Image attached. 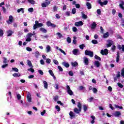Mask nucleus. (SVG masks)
I'll return each mask as SVG.
<instances>
[{
  "label": "nucleus",
  "mask_w": 124,
  "mask_h": 124,
  "mask_svg": "<svg viewBox=\"0 0 124 124\" xmlns=\"http://www.w3.org/2000/svg\"><path fill=\"white\" fill-rule=\"evenodd\" d=\"M78 107L79 109H78L77 108H75L74 109V112L76 114H80V112H81V111H82V104H81V103H78Z\"/></svg>",
  "instance_id": "1"
},
{
  "label": "nucleus",
  "mask_w": 124,
  "mask_h": 124,
  "mask_svg": "<svg viewBox=\"0 0 124 124\" xmlns=\"http://www.w3.org/2000/svg\"><path fill=\"white\" fill-rule=\"evenodd\" d=\"M42 27H43V24L39 23L38 21L36 20L35 22V24L33 26V30H36L37 29V28H41Z\"/></svg>",
  "instance_id": "2"
},
{
  "label": "nucleus",
  "mask_w": 124,
  "mask_h": 124,
  "mask_svg": "<svg viewBox=\"0 0 124 124\" xmlns=\"http://www.w3.org/2000/svg\"><path fill=\"white\" fill-rule=\"evenodd\" d=\"M84 54L86 56H89L90 58H93V52L91 50H86Z\"/></svg>",
  "instance_id": "3"
},
{
  "label": "nucleus",
  "mask_w": 124,
  "mask_h": 124,
  "mask_svg": "<svg viewBox=\"0 0 124 124\" xmlns=\"http://www.w3.org/2000/svg\"><path fill=\"white\" fill-rule=\"evenodd\" d=\"M66 88L67 93L69 94V95H73V92H72V90H71L70 87H69L68 85H67Z\"/></svg>",
  "instance_id": "4"
},
{
  "label": "nucleus",
  "mask_w": 124,
  "mask_h": 124,
  "mask_svg": "<svg viewBox=\"0 0 124 124\" xmlns=\"http://www.w3.org/2000/svg\"><path fill=\"white\" fill-rule=\"evenodd\" d=\"M46 25L47 27H51V28H57V25L52 23L50 21H47L46 22Z\"/></svg>",
  "instance_id": "5"
},
{
  "label": "nucleus",
  "mask_w": 124,
  "mask_h": 124,
  "mask_svg": "<svg viewBox=\"0 0 124 124\" xmlns=\"http://www.w3.org/2000/svg\"><path fill=\"white\" fill-rule=\"evenodd\" d=\"M101 55H102V56H104V55L106 56L108 55V49H105L104 50L102 49L101 50Z\"/></svg>",
  "instance_id": "6"
},
{
  "label": "nucleus",
  "mask_w": 124,
  "mask_h": 124,
  "mask_svg": "<svg viewBox=\"0 0 124 124\" xmlns=\"http://www.w3.org/2000/svg\"><path fill=\"white\" fill-rule=\"evenodd\" d=\"M121 115H122V113H121V111H115L113 114V116H114V117H116V118H119V117H120Z\"/></svg>",
  "instance_id": "7"
},
{
  "label": "nucleus",
  "mask_w": 124,
  "mask_h": 124,
  "mask_svg": "<svg viewBox=\"0 0 124 124\" xmlns=\"http://www.w3.org/2000/svg\"><path fill=\"white\" fill-rule=\"evenodd\" d=\"M70 119H74L76 116L73 111H70L69 114Z\"/></svg>",
  "instance_id": "8"
},
{
  "label": "nucleus",
  "mask_w": 124,
  "mask_h": 124,
  "mask_svg": "<svg viewBox=\"0 0 124 124\" xmlns=\"http://www.w3.org/2000/svg\"><path fill=\"white\" fill-rule=\"evenodd\" d=\"M84 62L85 65H89V58L87 57H84Z\"/></svg>",
  "instance_id": "9"
},
{
  "label": "nucleus",
  "mask_w": 124,
  "mask_h": 124,
  "mask_svg": "<svg viewBox=\"0 0 124 124\" xmlns=\"http://www.w3.org/2000/svg\"><path fill=\"white\" fill-rule=\"evenodd\" d=\"M13 22V16H10L9 17V20L7 21V24H10Z\"/></svg>",
  "instance_id": "10"
},
{
  "label": "nucleus",
  "mask_w": 124,
  "mask_h": 124,
  "mask_svg": "<svg viewBox=\"0 0 124 124\" xmlns=\"http://www.w3.org/2000/svg\"><path fill=\"white\" fill-rule=\"evenodd\" d=\"M75 26L76 27H80V26H83V22L82 21H80L78 22H76L75 23Z\"/></svg>",
  "instance_id": "11"
},
{
  "label": "nucleus",
  "mask_w": 124,
  "mask_h": 124,
  "mask_svg": "<svg viewBox=\"0 0 124 124\" xmlns=\"http://www.w3.org/2000/svg\"><path fill=\"white\" fill-rule=\"evenodd\" d=\"M117 48L119 50H122L123 52H124V45H122V46H121V45H118L117 46Z\"/></svg>",
  "instance_id": "12"
},
{
  "label": "nucleus",
  "mask_w": 124,
  "mask_h": 124,
  "mask_svg": "<svg viewBox=\"0 0 124 124\" xmlns=\"http://www.w3.org/2000/svg\"><path fill=\"white\" fill-rule=\"evenodd\" d=\"M96 26H97L96 23L95 22H93L91 25V30H94V29L96 28Z\"/></svg>",
  "instance_id": "13"
},
{
  "label": "nucleus",
  "mask_w": 124,
  "mask_h": 124,
  "mask_svg": "<svg viewBox=\"0 0 124 124\" xmlns=\"http://www.w3.org/2000/svg\"><path fill=\"white\" fill-rule=\"evenodd\" d=\"M6 32L7 34V36L9 37V36H11L12 35V34H13L14 32L12 30H10L7 31Z\"/></svg>",
  "instance_id": "14"
},
{
  "label": "nucleus",
  "mask_w": 124,
  "mask_h": 124,
  "mask_svg": "<svg viewBox=\"0 0 124 124\" xmlns=\"http://www.w3.org/2000/svg\"><path fill=\"white\" fill-rule=\"evenodd\" d=\"M39 31H42L43 33H47V30L42 27L39 29Z\"/></svg>",
  "instance_id": "15"
},
{
  "label": "nucleus",
  "mask_w": 124,
  "mask_h": 124,
  "mask_svg": "<svg viewBox=\"0 0 124 124\" xmlns=\"http://www.w3.org/2000/svg\"><path fill=\"white\" fill-rule=\"evenodd\" d=\"M27 99L28 102H31V94L29 93L27 95Z\"/></svg>",
  "instance_id": "16"
},
{
  "label": "nucleus",
  "mask_w": 124,
  "mask_h": 124,
  "mask_svg": "<svg viewBox=\"0 0 124 124\" xmlns=\"http://www.w3.org/2000/svg\"><path fill=\"white\" fill-rule=\"evenodd\" d=\"M120 1H121V3H120V4H119V6H120V7H121V8L122 9H123V10H124V1H123V0H121Z\"/></svg>",
  "instance_id": "17"
},
{
  "label": "nucleus",
  "mask_w": 124,
  "mask_h": 124,
  "mask_svg": "<svg viewBox=\"0 0 124 124\" xmlns=\"http://www.w3.org/2000/svg\"><path fill=\"white\" fill-rule=\"evenodd\" d=\"M71 63L73 67H76V66H78V62L76 61L75 62H71Z\"/></svg>",
  "instance_id": "18"
},
{
  "label": "nucleus",
  "mask_w": 124,
  "mask_h": 124,
  "mask_svg": "<svg viewBox=\"0 0 124 124\" xmlns=\"http://www.w3.org/2000/svg\"><path fill=\"white\" fill-rule=\"evenodd\" d=\"M86 6H87L88 9H92V4H91V3L87 2Z\"/></svg>",
  "instance_id": "19"
},
{
  "label": "nucleus",
  "mask_w": 124,
  "mask_h": 124,
  "mask_svg": "<svg viewBox=\"0 0 124 124\" xmlns=\"http://www.w3.org/2000/svg\"><path fill=\"white\" fill-rule=\"evenodd\" d=\"M78 51H79V50L78 49H74L73 50V55H75V56H77V54H78Z\"/></svg>",
  "instance_id": "20"
},
{
  "label": "nucleus",
  "mask_w": 124,
  "mask_h": 124,
  "mask_svg": "<svg viewBox=\"0 0 124 124\" xmlns=\"http://www.w3.org/2000/svg\"><path fill=\"white\" fill-rule=\"evenodd\" d=\"M94 65L96 66V67H99L100 66V62H99V61H95Z\"/></svg>",
  "instance_id": "21"
},
{
  "label": "nucleus",
  "mask_w": 124,
  "mask_h": 124,
  "mask_svg": "<svg viewBox=\"0 0 124 124\" xmlns=\"http://www.w3.org/2000/svg\"><path fill=\"white\" fill-rule=\"evenodd\" d=\"M108 44H107V46L108 47H111L112 46V40H108Z\"/></svg>",
  "instance_id": "22"
},
{
  "label": "nucleus",
  "mask_w": 124,
  "mask_h": 124,
  "mask_svg": "<svg viewBox=\"0 0 124 124\" xmlns=\"http://www.w3.org/2000/svg\"><path fill=\"white\" fill-rule=\"evenodd\" d=\"M48 72L49 74L54 78V79H56V77L55 76V75H54V73H53V71L52 70H49Z\"/></svg>",
  "instance_id": "23"
},
{
  "label": "nucleus",
  "mask_w": 124,
  "mask_h": 124,
  "mask_svg": "<svg viewBox=\"0 0 124 124\" xmlns=\"http://www.w3.org/2000/svg\"><path fill=\"white\" fill-rule=\"evenodd\" d=\"M119 61H120V52L118 51L117 55L116 57V62H119Z\"/></svg>",
  "instance_id": "24"
},
{
  "label": "nucleus",
  "mask_w": 124,
  "mask_h": 124,
  "mask_svg": "<svg viewBox=\"0 0 124 124\" xmlns=\"http://www.w3.org/2000/svg\"><path fill=\"white\" fill-rule=\"evenodd\" d=\"M13 76L16 78L20 77L21 76V74L19 73H15L14 74H13Z\"/></svg>",
  "instance_id": "25"
},
{
  "label": "nucleus",
  "mask_w": 124,
  "mask_h": 124,
  "mask_svg": "<svg viewBox=\"0 0 124 124\" xmlns=\"http://www.w3.org/2000/svg\"><path fill=\"white\" fill-rule=\"evenodd\" d=\"M43 83L44 84V88H45V89H48V83H47V81L44 80L43 81Z\"/></svg>",
  "instance_id": "26"
},
{
  "label": "nucleus",
  "mask_w": 124,
  "mask_h": 124,
  "mask_svg": "<svg viewBox=\"0 0 124 124\" xmlns=\"http://www.w3.org/2000/svg\"><path fill=\"white\" fill-rule=\"evenodd\" d=\"M62 64L65 66V67H66L67 68L69 67V64L68 63L63 62Z\"/></svg>",
  "instance_id": "27"
},
{
  "label": "nucleus",
  "mask_w": 124,
  "mask_h": 124,
  "mask_svg": "<svg viewBox=\"0 0 124 124\" xmlns=\"http://www.w3.org/2000/svg\"><path fill=\"white\" fill-rule=\"evenodd\" d=\"M27 64L30 67H32V64L31 63V61H27Z\"/></svg>",
  "instance_id": "28"
},
{
  "label": "nucleus",
  "mask_w": 124,
  "mask_h": 124,
  "mask_svg": "<svg viewBox=\"0 0 124 124\" xmlns=\"http://www.w3.org/2000/svg\"><path fill=\"white\" fill-rule=\"evenodd\" d=\"M109 36V32H107L106 33L104 34L103 35V37L104 38H107Z\"/></svg>",
  "instance_id": "29"
},
{
  "label": "nucleus",
  "mask_w": 124,
  "mask_h": 124,
  "mask_svg": "<svg viewBox=\"0 0 124 124\" xmlns=\"http://www.w3.org/2000/svg\"><path fill=\"white\" fill-rule=\"evenodd\" d=\"M46 49V53H49V52H50V51H51V46H50L48 45V46H47Z\"/></svg>",
  "instance_id": "30"
},
{
  "label": "nucleus",
  "mask_w": 124,
  "mask_h": 124,
  "mask_svg": "<svg viewBox=\"0 0 124 124\" xmlns=\"http://www.w3.org/2000/svg\"><path fill=\"white\" fill-rule=\"evenodd\" d=\"M91 118H92V120L91 121V124H94V120H95V117L94 116L92 115L91 116Z\"/></svg>",
  "instance_id": "31"
},
{
  "label": "nucleus",
  "mask_w": 124,
  "mask_h": 124,
  "mask_svg": "<svg viewBox=\"0 0 124 124\" xmlns=\"http://www.w3.org/2000/svg\"><path fill=\"white\" fill-rule=\"evenodd\" d=\"M21 12H22V13H24V8H20V9H18L17 10V12L18 13H20V12H21Z\"/></svg>",
  "instance_id": "32"
},
{
  "label": "nucleus",
  "mask_w": 124,
  "mask_h": 124,
  "mask_svg": "<svg viewBox=\"0 0 124 124\" xmlns=\"http://www.w3.org/2000/svg\"><path fill=\"white\" fill-rule=\"evenodd\" d=\"M83 111L84 112H86L87 110H88V107H87L86 106V105H84L83 106Z\"/></svg>",
  "instance_id": "33"
},
{
  "label": "nucleus",
  "mask_w": 124,
  "mask_h": 124,
  "mask_svg": "<svg viewBox=\"0 0 124 124\" xmlns=\"http://www.w3.org/2000/svg\"><path fill=\"white\" fill-rule=\"evenodd\" d=\"M4 32L3 30L2 29H0V37L3 36Z\"/></svg>",
  "instance_id": "34"
},
{
  "label": "nucleus",
  "mask_w": 124,
  "mask_h": 124,
  "mask_svg": "<svg viewBox=\"0 0 124 124\" xmlns=\"http://www.w3.org/2000/svg\"><path fill=\"white\" fill-rule=\"evenodd\" d=\"M28 2L29 3H31V4H34L35 3V1L33 0H27Z\"/></svg>",
  "instance_id": "35"
},
{
  "label": "nucleus",
  "mask_w": 124,
  "mask_h": 124,
  "mask_svg": "<svg viewBox=\"0 0 124 124\" xmlns=\"http://www.w3.org/2000/svg\"><path fill=\"white\" fill-rule=\"evenodd\" d=\"M94 58L95 60H98V61H101V58L99 56H97V55H95Z\"/></svg>",
  "instance_id": "36"
},
{
  "label": "nucleus",
  "mask_w": 124,
  "mask_h": 124,
  "mask_svg": "<svg viewBox=\"0 0 124 124\" xmlns=\"http://www.w3.org/2000/svg\"><path fill=\"white\" fill-rule=\"evenodd\" d=\"M74 40H73V42L74 43V44H76V43H77V40H76V39L77 38V37H76V36H74L73 37Z\"/></svg>",
  "instance_id": "37"
},
{
  "label": "nucleus",
  "mask_w": 124,
  "mask_h": 124,
  "mask_svg": "<svg viewBox=\"0 0 124 124\" xmlns=\"http://www.w3.org/2000/svg\"><path fill=\"white\" fill-rule=\"evenodd\" d=\"M117 85H118V87H119V88H120L121 89L124 88V85L120 82H118L117 83Z\"/></svg>",
  "instance_id": "38"
},
{
  "label": "nucleus",
  "mask_w": 124,
  "mask_h": 124,
  "mask_svg": "<svg viewBox=\"0 0 124 124\" xmlns=\"http://www.w3.org/2000/svg\"><path fill=\"white\" fill-rule=\"evenodd\" d=\"M53 10L54 12H55L56 11H58V6H53Z\"/></svg>",
  "instance_id": "39"
},
{
  "label": "nucleus",
  "mask_w": 124,
  "mask_h": 124,
  "mask_svg": "<svg viewBox=\"0 0 124 124\" xmlns=\"http://www.w3.org/2000/svg\"><path fill=\"white\" fill-rule=\"evenodd\" d=\"M55 108L56 109H57L58 112H60L61 111V108L60 107V106L57 105L55 106Z\"/></svg>",
  "instance_id": "40"
},
{
  "label": "nucleus",
  "mask_w": 124,
  "mask_h": 124,
  "mask_svg": "<svg viewBox=\"0 0 124 124\" xmlns=\"http://www.w3.org/2000/svg\"><path fill=\"white\" fill-rule=\"evenodd\" d=\"M84 47H85V44H84L79 45V48L80 49H81V50H83L84 49Z\"/></svg>",
  "instance_id": "41"
},
{
  "label": "nucleus",
  "mask_w": 124,
  "mask_h": 124,
  "mask_svg": "<svg viewBox=\"0 0 124 124\" xmlns=\"http://www.w3.org/2000/svg\"><path fill=\"white\" fill-rule=\"evenodd\" d=\"M82 17L83 19H87V18H88V16L87 15H85V14H84V13H82Z\"/></svg>",
  "instance_id": "42"
},
{
  "label": "nucleus",
  "mask_w": 124,
  "mask_h": 124,
  "mask_svg": "<svg viewBox=\"0 0 124 124\" xmlns=\"http://www.w3.org/2000/svg\"><path fill=\"white\" fill-rule=\"evenodd\" d=\"M111 50L113 52H115V50H116V46L113 45L111 47Z\"/></svg>",
  "instance_id": "43"
},
{
  "label": "nucleus",
  "mask_w": 124,
  "mask_h": 124,
  "mask_svg": "<svg viewBox=\"0 0 124 124\" xmlns=\"http://www.w3.org/2000/svg\"><path fill=\"white\" fill-rule=\"evenodd\" d=\"M53 99L55 101H57L59 100V96L56 95L53 97Z\"/></svg>",
  "instance_id": "44"
},
{
  "label": "nucleus",
  "mask_w": 124,
  "mask_h": 124,
  "mask_svg": "<svg viewBox=\"0 0 124 124\" xmlns=\"http://www.w3.org/2000/svg\"><path fill=\"white\" fill-rule=\"evenodd\" d=\"M58 68L59 71H61V72H62V71H63V69H62V68L61 66H58Z\"/></svg>",
  "instance_id": "45"
},
{
  "label": "nucleus",
  "mask_w": 124,
  "mask_h": 124,
  "mask_svg": "<svg viewBox=\"0 0 124 124\" xmlns=\"http://www.w3.org/2000/svg\"><path fill=\"white\" fill-rule=\"evenodd\" d=\"M26 50L28 52H31L32 51V49L30 47H26Z\"/></svg>",
  "instance_id": "46"
},
{
  "label": "nucleus",
  "mask_w": 124,
  "mask_h": 124,
  "mask_svg": "<svg viewBox=\"0 0 124 124\" xmlns=\"http://www.w3.org/2000/svg\"><path fill=\"white\" fill-rule=\"evenodd\" d=\"M92 43L93 44H97L98 43V42H97V40H93L92 41Z\"/></svg>",
  "instance_id": "47"
},
{
  "label": "nucleus",
  "mask_w": 124,
  "mask_h": 124,
  "mask_svg": "<svg viewBox=\"0 0 124 124\" xmlns=\"http://www.w3.org/2000/svg\"><path fill=\"white\" fill-rule=\"evenodd\" d=\"M72 30H73V31H74V32H76V31H78V29H77V28H76V27H73L72 28Z\"/></svg>",
  "instance_id": "48"
},
{
  "label": "nucleus",
  "mask_w": 124,
  "mask_h": 124,
  "mask_svg": "<svg viewBox=\"0 0 124 124\" xmlns=\"http://www.w3.org/2000/svg\"><path fill=\"white\" fill-rule=\"evenodd\" d=\"M12 70L15 72H18L19 71V69L16 67L12 68Z\"/></svg>",
  "instance_id": "49"
},
{
  "label": "nucleus",
  "mask_w": 124,
  "mask_h": 124,
  "mask_svg": "<svg viewBox=\"0 0 124 124\" xmlns=\"http://www.w3.org/2000/svg\"><path fill=\"white\" fill-rule=\"evenodd\" d=\"M28 71H31L32 73H33L34 72V69H33L32 68H30L28 69Z\"/></svg>",
  "instance_id": "50"
},
{
  "label": "nucleus",
  "mask_w": 124,
  "mask_h": 124,
  "mask_svg": "<svg viewBox=\"0 0 124 124\" xmlns=\"http://www.w3.org/2000/svg\"><path fill=\"white\" fill-rule=\"evenodd\" d=\"M29 12H31V13H32L33 12V8H30L28 9Z\"/></svg>",
  "instance_id": "51"
},
{
  "label": "nucleus",
  "mask_w": 124,
  "mask_h": 124,
  "mask_svg": "<svg viewBox=\"0 0 124 124\" xmlns=\"http://www.w3.org/2000/svg\"><path fill=\"white\" fill-rule=\"evenodd\" d=\"M39 52L36 51L35 54V56L36 58H38L39 57Z\"/></svg>",
  "instance_id": "52"
},
{
  "label": "nucleus",
  "mask_w": 124,
  "mask_h": 124,
  "mask_svg": "<svg viewBox=\"0 0 124 124\" xmlns=\"http://www.w3.org/2000/svg\"><path fill=\"white\" fill-rule=\"evenodd\" d=\"M38 72L41 75H43L44 74V73H43V71H42V70H38Z\"/></svg>",
  "instance_id": "53"
},
{
  "label": "nucleus",
  "mask_w": 124,
  "mask_h": 124,
  "mask_svg": "<svg viewBox=\"0 0 124 124\" xmlns=\"http://www.w3.org/2000/svg\"><path fill=\"white\" fill-rule=\"evenodd\" d=\"M115 108H119V109H123V107H122V106L120 107L118 105H115Z\"/></svg>",
  "instance_id": "54"
},
{
  "label": "nucleus",
  "mask_w": 124,
  "mask_h": 124,
  "mask_svg": "<svg viewBox=\"0 0 124 124\" xmlns=\"http://www.w3.org/2000/svg\"><path fill=\"white\" fill-rule=\"evenodd\" d=\"M72 14H75L76 13V9L75 8L72 10Z\"/></svg>",
  "instance_id": "55"
},
{
  "label": "nucleus",
  "mask_w": 124,
  "mask_h": 124,
  "mask_svg": "<svg viewBox=\"0 0 124 124\" xmlns=\"http://www.w3.org/2000/svg\"><path fill=\"white\" fill-rule=\"evenodd\" d=\"M93 91L94 93H97V89L96 88H93Z\"/></svg>",
  "instance_id": "56"
},
{
  "label": "nucleus",
  "mask_w": 124,
  "mask_h": 124,
  "mask_svg": "<svg viewBox=\"0 0 124 124\" xmlns=\"http://www.w3.org/2000/svg\"><path fill=\"white\" fill-rule=\"evenodd\" d=\"M59 51H60L61 53H62L63 55H66V53H65V52L63 51L62 49V48H59Z\"/></svg>",
  "instance_id": "57"
},
{
  "label": "nucleus",
  "mask_w": 124,
  "mask_h": 124,
  "mask_svg": "<svg viewBox=\"0 0 124 124\" xmlns=\"http://www.w3.org/2000/svg\"><path fill=\"white\" fill-rule=\"evenodd\" d=\"M121 26H122V27H124V18H122L121 19Z\"/></svg>",
  "instance_id": "58"
},
{
  "label": "nucleus",
  "mask_w": 124,
  "mask_h": 124,
  "mask_svg": "<svg viewBox=\"0 0 124 124\" xmlns=\"http://www.w3.org/2000/svg\"><path fill=\"white\" fill-rule=\"evenodd\" d=\"M67 42L68 43H71V38L70 37H67Z\"/></svg>",
  "instance_id": "59"
},
{
  "label": "nucleus",
  "mask_w": 124,
  "mask_h": 124,
  "mask_svg": "<svg viewBox=\"0 0 124 124\" xmlns=\"http://www.w3.org/2000/svg\"><path fill=\"white\" fill-rule=\"evenodd\" d=\"M41 5L42 7H47V4L46 2L42 3Z\"/></svg>",
  "instance_id": "60"
},
{
  "label": "nucleus",
  "mask_w": 124,
  "mask_h": 124,
  "mask_svg": "<svg viewBox=\"0 0 124 124\" xmlns=\"http://www.w3.org/2000/svg\"><path fill=\"white\" fill-rule=\"evenodd\" d=\"M121 75L124 77V68H123L121 70Z\"/></svg>",
  "instance_id": "61"
},
{
  "label": "nucleus",
  "mask_w": 124,
  "mask_h": 124,
  "mask_svg": "<svg viewBox=\"0 0 124 124\" xmlns=\"http://www.w3.org/2000/svg\"><path fill=\"white\" fill-rule=\"evenodd\" d=\"M46 63H50V62H51V59L49 58L46 59Z\"/></svg>",
  "instance_id": "62"
},
{
  "label": "nucleus",
  "mask_w": 124,
  "mask_h": 124,
  "mask_svg": "<svg viewBox=\"0 0 124 124\" xmlns=\"http://www.w3.org/2000/svg\"><path fill=\"white\" fill-rule=\"evenodd\" d=\"M53 62H54V63H55V64H56L57 65H58V64H59V62H58L57 61V60H54Z\"/></svg>",
  "instance_id": "63"
},
{
  "label": "nucleus",
  "mask_w": 124,
  "mask_h": 124,
  "mask_svg": "<svg viewBox=\"0 0 124 124\" xmlns=\"http://www.w3.org/2000/svg\"><path fill=\"white\" fill-rule=\"evenodd\" d=\"M27 35L28 36V37H31V36H32V35H33V34H32V33H28L27 34Z\"/></svg>",
  "instance_id": "64"
}]
</instances>
